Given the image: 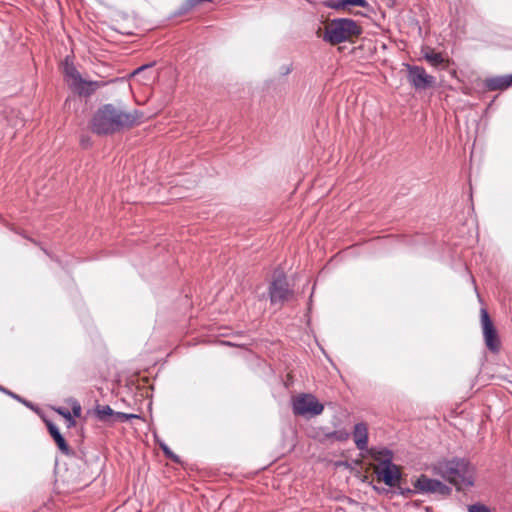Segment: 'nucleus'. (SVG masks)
<instances>
[{
  "label": "nucleus",
  "mask_w": 512,
  "mask_h": 512,
  "mask_svg": "<svg viewBox=\"0 0 512 512\" xmlns=\"http://www.w3.org/2000/svg\"><path fill=\"white\" fill-rule=\"evenodd\" d=\"M414 487L421 493H438L447 495L451 489L439 480L430 479L425 475H421L414 483Z\"/></svg>",
  "instance_id": "obj_9"
},
{
  "label": "nucleus",
  "mask_w": 512,
  "mask_h": 512,
  "mask_svg": "<svg viewBox=\"0 0 512 512\" xmlns=\"http://www.w3.org/2000/svg\"><path fill=\"white\" fill-rule=\"evenodd\" d=\"M468 512H491L489 507L481 503H475L468 506Z\"/></svg>",
  "instance_id": "obj_21"
},
{
  "label": "nucleus",
  "mask_w": 512,
  "mask_h": 512,
  "mask_svg": "<svg viewBox=\"0 0 512 512\" xmlns=\"http://www.w3.org/2000/svg\"><path fill=\"white\" fill-rule=\"evenodd\" d=\"M484 84L489 91L505 90L512 86V74L486 78Z\"/></svg>",
  "instance_id": "obj_11"
},
{
  "label": "nucleus",
  "mask_w": 512,
  "mask_h": 512,
  "mask_svg": "<svg viewBox=\"0 0 512 512\" xmlns=\"http://www.w3.org/2000/svg\"><path fill=\"white\" fill-rule=\"evenodd\" d=\"M348 6H360L367 7L368 2L366 0H339L334 7L336 9H344Z\"/></svg>",
  "instance_id": "obj_17"
},
{
  "label": "nucleus",
  "mask_w": 512,
  "mask_h": 512,
  "mask_svg": "<svg viewBox=\"0 0 512 512\" xmlns=\"http://www.w3.org/2000/svg\"><path fill=\"white\" fill-rule=\"evenodd\" d=\"M161 448L166 456L170 457L173 460H176L177 457L170 451V449L165 444H161Z\"/></svg>",
  "instance_id": "obj_23"
},
{
  "label": "nucleus",
  "mask_w": 512,
  "mask_h": 512,
  "mask_svg": "<svg viewBox=\"0 0 512 512\" xmlns=\"http://www.w3.org/2000/svg\"><path fill=\"white\" fill-rule=\"evenodd\" d=\"M141 117L137 110L125 112L113 104H105L93 115L91 129L98 135L114 134L138 124Z\"/></svg>",
  "instance_id": "obj_1"
},
{
  "label": "nucleus",
  "mask_w": 512,
  "mask_h": 512,
  "mask_svg": "<svg viewBox=\"0 0 512 512\" xmlns=\"http://www.w3.org/2000/svg\"><path fill=\"white\" fill-rule=\"evenodd\" d=\"M324 410V405L310 393H302L292 398V411L296 416L315 417Z\"/></svg>",
  "instance_id": "obj_5"
},
{
  "label": "nucleus",
  "mask_w": 512,
  "mask_h": 512,
  "mask_svg": "<svg viewBox=\"0 0 512 512\" xmlns=\"http://www.w3.org/2000/svg\"><path fill=\"white\" fill-rule=\"evenodd\" d=\"M423 58L434 67L441 66L446 68L448 66V61L443 57V55L441 53H436L433 50L425 52Z\"/></svg>",
  "instance_id": "obj_15"
},
{
  "label": "nucleus",
  "mask_w": 512,
  "mask_h": 512,
  "mask_svg": "<svg viewBox=\"0 0 512 512\" xmlns=\"http://www.w3.org/2000/svg\"><path fill=\"white\" fill-rule=\"evenodd\" d=\"M82 144L87 143V140L81 139Z\"/></svg>",
  "instance_id": "obj_28"
},
{
  "label": "nucleus",
  "mask_w": 512,
  "mask_h": 512,
  "mask_svg": "<svg viewBox=\"0 0 512 512\" xmlns=\"http://www.w3.org/2000/svg\"><path fill=\"white\" fill-rule=\"evenodd\" d=\"M63 73L69 86L80 96H90L106 84L104 81L84 80L76 67L69 63L68 60L64 63Z\"/></svg>",
  "instance_id": "obj_4"
},
{
  "label": "nucleus",
  "mask_w": 512,
  "mask_h": 512,
  "mask_svg": "<svg viewBox=\"0 0 512 512\" xmlns=\"http://www.w3.org/2000/svg\"><path fill=\"white\" fill-rule=\"evenodd\" d=\"M480 322L484 342L487 349L493 353H498L501 346L500 339L497 330L485 308L480 310Z\"/></svg>",
  "instance_id": "obj_7"
},
{
  "label": "nucleus",
  "mask_w": 512,
  "mask_h": 512,
  "mask_svg": "<svg viewBox=\"0 0 512 512\" xmlns=\"http://www.w3.org/2000/svg\"><path fill=\"white\" fill-rule=\"evenodd\" d=\"M57 413L60 414L61 416H63L67 422H68V427H72L76 424L75 420L73 419V416L71 414V412L66 409V408H63V407H60L58 409H56Z\"/></svg>",
  "instance_id": "obj_18"
},
{
  "label": "nucleus",
  "mask_w": 512,
  "mask_h": 512,
  "mask_svg": "<svg viewBox=\"0 0 512 512\" xmlns=\"http://www.w3.org/2000/svg\"><path fill=\"white\" fill-rule=\"evenodd\" d=\"M144 69H145V67H140V68H138V69L135 71V74H137V73L141 72V71H142V70H144Z\"/></svg>",
  "instance_id": "obj_25"
},
{
  "label": "nucleus",
  "mask_w": 512,
  "mask_h": 512,
  "mask_svg": "<svg viewBox=\"0 0 512 512\" xmlns=\"http://www.w3.org/2000/svg\"><path fill=\"white\" fill-rule=\"evenodd\" d=\"M198 2H211L212 0H197Z\"/></svg>",
  "instance_id": "obj_26"
},
{
  "label": "nucleus",
  "mask_w": 512,
  "mask_h": 512,
  "mask_svg": "<svg viewBox=\"0 0 512 512\" xmlns=\"http://www.w3.org/2000/svg\"><path fill=\"white\" fill-rule=\"evenodd\" d=\"M47 426H48V431H49L51 437L53 438V440L55 441L56 445L58 446L59 450L66 455L70 454V452H71L70 447L67 444V442L65 441L64 437L61 435L58 427L55 426L51 422H49L47 424Z\"/></svg>",
  "instance_id": "obj_14"
},
{
  "label": "nucleus",
  "mask_w": 512,
  "mask_h": 512,
  "mask_svg": "<svg viewBox=\"0 0 512 512\" xmlns=\"http://www.w3.org/2000/svg\"><path fill=\"white\" fill-rule=\"evenodd\" d=\"M374 473L379 481H383L387 486L395 487L401 479L400 467L391 463L383 467H374Z\"/></svg>",
  "instance_id": "obj_10"
},
{
  "label": "nucleus",
  "mask_w": 512,
  "mask_h": 512,
  "mask_svg": "<svg viewBox=\"0 0 512 512\" xmlns=\"http://www.w3.org/2000/svg\"><path fill=\"white\" fill-rule=\"evenodd\" d=\"M82 144L87 143V140L81 139Z\"/></svg>",
  "instance_id": "obj_27"
},
{
  "label": "nucleus",
  "mask_w": 512,
  "mask_h": 512,
  "mask_svg": "<svg viewBox=\"0 0 512 512\" xmlns=\"http://www.w3.org/2000/svg\"><path fill=\"white\" fill-rule=\"evenodd\" d=\"M293 290L290 289L289 283L283 274L274 275L269 285V296L272 304L283 305L285 302L293 298Z\"/></svg>",
  "instance_id": "obj_6"
},
{
  "label": "nucleus",
  "mask_w": 512,
  "mask_h": 512,
  "mask_svg": "<svg viewBox=\"0 0 512 512\" xmlns=\"http://www.w3.org/2000/svg\"><path fill=\"white\" fill-rule=\"evenodd\" d=\"M407 79L415 90H426L435 85L436 79L421 66L405 64Z\"/></svg>",
  "instance_id": "obj_8"
},
{
  "label": "nucleus",
  "mask_w": 512,
  "mask_h": 512,
  "mask_svg": "<svg viewBox=\"0 0 512 512\" xmlns=\"http://www.w3.org/2000/svg\"><path fill=\"white\" fill-rule=\"evenodd\" d=\"M95 413L100 421H108L110 417H114V411L108 405H98Z\"/></svg>",
  "instance_id": "obj_16"
},
{
  "label": "nucleus",
  "mask_w": 512,
  "mask_h": 512,
  "mask_svg": "<svg viewBox=\"0 0 512 512\" xmlns=\"http://www.w3.org/2000/svg\"><path fill=\"white\" fill-rule=\"evenodd\" d=\"M435 469L442 478L450 482L458 490H463L473 485V468L464 459L439 462Z\"/></svg>",
  "instance_id": "obj_2"
},
{
  "label": "nucleus",
  "mask_w": 512,
  "mask_h": 512,
  "mask_svg": "<svg viewBox=\"0 0 512 512\" xmlns=\"http://www.w3.org/2000/svg\"><path fill=\"white\" fill-rule=\"evenodd\" d=\"M328 438H335L338 441H344L347 440L349 437V434L345 431H335L327 435Z\"/></svg>",
  "instance_id": "obj_22"
},
{
  "label": "nucleus",
  "mask_w": 512,
  "mask_h": 512,
  "mask_svg": "<svg viewBox=\"0 0 512 512\" xmlns=\"http://www.w3.org/2000/svg\"><path fill=\"white\" fill-rule=\"evenodd\" d=\"M367 453L374 461L378 462L375 467H383L392 463L393 454L387 448H371L367 450Z\"/></svg>",
  "instance_id": "obj_13"
},
{
  "label": "nucleus",
  "mask_w": 512,
  "mask_h": 512,
  "mask_svg": "<svg viewBox=\"0 0 512 512\" xmlns=\"http://www.w3.org/2000/svg\"><path fill=\"white\" fill-rule=\"evenodd\" d=\"M353 438L359 450H368V427L365 423H357L354 427Z\"/></svg>",
  "instance_id": "obj_12"
},
{
  "label": "nucleus",
  "mask_w": 512,
  "mask_h": 512,
  "mask_svg": "<svg viewBox=\"0 0 512 512\" xmlns=\"http://www.w3.org/2000/svg\"><path fill=\"white\" fill-rule=\"evenodd\" d=\"M69 402H70L71 409H72V412H71L72 416L80 417L81 412H82L80 403L76 399H70Z\"/></svg>",
  "instance_id": "obj_20"
},
{
  "label": "nucleus",
  "mask_w": 512,
  "mask_h": 512,
  "mask_svg": "<svg viewBox=\"0 0 512 512\" xmlns=\"http://www.w3.org/2000/svg\"><path fill=\"white\" fill-rule=\"evenodd\" d=\"M362 28L360 25L348 18H337L330 20L326 26L323 40L331 45L351 41L354 37L360 36Z\"/></svg>",
  "instance_id": "obj_3"
},
{
  "label": "nucleus",
  "mask_w": 512,
  "mask_h": 512,
  "mask_svg": "<svg viewBox=\"0 0 512 512\" xmlns=\"http://www.w3.org/2000/svg\"><path fill=\"white\" fill-rule=\"evenodd\" d=\"M0 390L5 392L6 394L12 396L13 398H15L17 400L22 401L24 404L28 405V403L26 401L22 400L18 395L14 394L13 392H10L3 387H1Z\"/></svg>",
  "instance_id": "obj_24"
},
{
  "label": "nucleus",
  "mask_w": 512,
  "mask_h": 512,
  "mask_svg": "<svg viewBox=\"0 0 512 512\" xmlns=\"http://www.w3.org/2000/svg\"><path fill=\"white\" fill-rule=\"evenodd\" d=\"M132 418H138L135 414H127L123 412H114V420L113 421H120V422H126Z\"/></svg>",
  "instance_id": "obj_19"
}]
</instances>
